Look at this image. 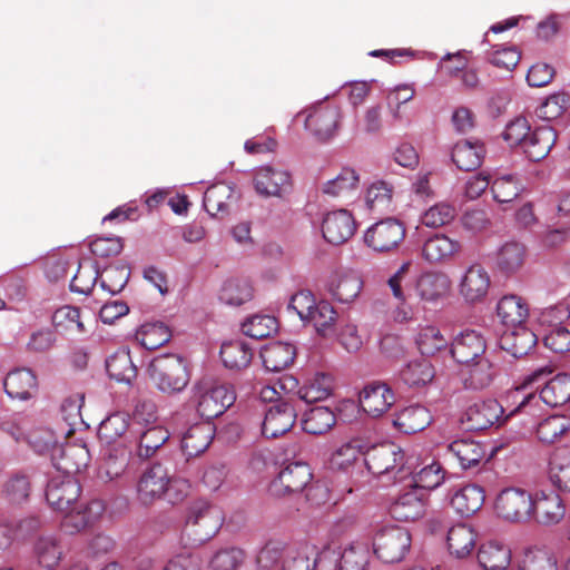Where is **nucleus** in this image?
Here are the masks:
<instances>
[{"label": "nucleus", "mask_w": 570, "mask_h": 570, "mask_svg": "<svg viewBox=\"0 0 570 570\" xmlns=\"http://www.w3.org/2000/svg\"><path fill=\"white\" fill-rule=\"evenodd\" d=\"M333 560L332 550H323L315 559L312 547L281 541L268 542L257 557V563L263 570H333L326 566Z\"/></svg>", "instance_id": "obj_1"}, {"label": "nucleus", "mask_w": 570, "mask_h": 570, "mask_svg": "<svg viewBox=\"0 0 570 570\" xmlns=\"http://www.w3.org/2000/svg\"><path fill=\"white\" fill-rule=\"evenodd\" d=\"M235 400V391L213 377H203L191 387V405L196 413L207 421L224 414Z\"/></svg>", "instance_id": "obj_2"}, {"label": "nucleus", "mask_w": 570, "mask_h": 570, "mask_svg": "<svg viewBox=\"0 0 570 570\" xmlns=\"http://www.w3.org/2000/svg\"><path fill=\"white\" fill-rule=\"evenodd\" d=\"M149 376L159 391L166 394L181 392L189 382L187 366L177 354L156 356L149 364Z\"/></svg>", "instance_id": "obj_3"}, {"label": "nucleus", "mask_w": 570, "mask_h": 570, "mask_svg": "<svg viewBox=\"0 0 570 570\" xmlns=\"http://www.w3.org/2000/svg\"><path fill=\"white\" fill-rule=\"evenodd\" d=\"M223 524L222 511L207 502L194 503L188 512L184 535L190 544H202L213 538Z\"/></svg>", "instance_id": "obj_4"}, {"label": "nucleus", "mask_w": 570, "mask_h": 570, "mask_svg": "<svg viewBox=\"0 0 570 570\" xmlns=\"http://www.w3.org/2000/svg\"><path fill=\"white\" fill-rule=\"evenodd\" d=\"M570 401V374H558L551 379L540 391L539 395L528 393L523 395L514 411L537 415L541 403L549 406H560Z\"/></svg>", "instance_id": "obj_5"}, {"label": "nucleus", "mask_w": 570, "mask_h": 570, "mask_svg": "<svg viewBox=\"0 0 570 570\" xmlns=\"http://www.w3.org/2000/svg\"><path fill=\"white\" fill-rule=\"evenodd\" d=\"M411 547V535L400 527H386L376 532L373 551L384 563H395L404 559Z\"/></svg>", "instance_id": "obj_6"}, {"label": "nucleus", "mask_w": 570, "mask_h": 570, "mask_svg": "<svg viewBox=\"0 0 570 570\" xmlns=\"http://www.w3.org/2000/svg\"><path fill=\"white\" fill-rule=\"evenodd\" d=\"M304 116L305 128L320 140L334 138L340 128L341 109L333 104L320 102L299 112L296 117Z\"/></svg>", "instance_id": "obj_7"}, {"label": "nucleus", "mask_w": 570, "mask_h": 570, "mask_svg": "<svg viewBox=\"0 0 570 570\" xmlns=\"http://www.w3.org/2000/svg\"><path fill=\"white\" fill-rule=\"evenodd\" d=\"M533 494L521 488H505L495 499V511L500 518L509 522H525L531 519Z\"/></svg>", "instance_id": "obj_8"}, {"label": "nucleus", "mask_w": 570, "mask_h": 570, "mask_svg": "<svg viewBox=\"0 0 570 570\" xmlns=\"http://www.w3.org/2000/svg\"><path fill=\"white\" fill-rule=\"evenodd\" d=\"M312 471L304 462H291L269 483L268 494L283 498L303 491L312 480Z\"/></svg>", "instance_id": "obj_9"}, {"label": "nucleus", "mask_w": 570, "mask_h": 570, "mask_svg": "<svg viewBox=\"0 0 570 570\" xmlns=\"http://www.w3.org/2000/svg\"><path fill=\"white\" fill-rule=\"evenodd\" d=\"M363 461L372 474H389L403 469L404 453L395 443L385 442L374 445L363 453Z\"/></svg>", "instance_id": "obj_10"}, {"label": "nucleus", "mask_w": 570, "mask_h": 570, "mask_svg": "<svg viewBox=\"0 0 570 570\" xmlns=\"http://www.w3.org/2000/svg\"><path fill=\"white\" fill-rule=\"evenodd\" d=\"M405 236V227L395 218L373 224L364 234L365 244L375 252L385 253L396 248Z\"/></svg>", "instance_id": "obj_11"}, {"label": "nucleus", "mask_w": 570, "mask_h": 570, "mask_svg": "<svg viewBox=\"0 0 570 570\" xmlns=\"http://www.w3.org/2000/svg\"><path fill=\"white\" fill-rule=\"evenodd\" d=\"M531 519L542 527H553L564 519L563 499L552 490H538L533 493Z\"/></svg>", "instance_id": "obj_12"}, {"label": "nucleus", "mask_w": 570, "mask_h": 570, "mask_svg": "<svg viewBox=\"0 0 570 570\" xmlns=\"http://www.w3.org/2000/svg\"><path fill=\"white\" fill-rule=\"evenodd\" d=\"M428 494L413 487L404 489L390 504L391 515L402 522L416 521L426 513Z\"/></svg>", "instance_id": "obj_13"}, {"label": "nucleus", "mask_w": 570, "mask_h": 570, "mask_svg": "<svg viewBox=\"0 0 570 570\" xmlns=\"http://www.w3.org/2000/svg\"><path fill=\"white\" fill-rule=\"evenodd\" d=\"M490 284L491 279L487 269L480 264H471L460 276L458 291L466 303H478L487 297Z\"/></svg>", "instance_id": "obj_14"}, {"label": "nucleus", "mask_w": 570, "mask_h": 570, "mask_svg": "<svg viewBox=\"0 0 570 570\" xmlns=\"http://www.w3.org/2000/svg\"><path fill=\"white\" fill-rule=\"evenodd\" d=\"M355 230L356 222L347 209L332 210L323 217L322 234L330 244H344L355 234Z\"/></svg>", "instance_id": "obj_15"}, {"label": "nucleus", "mask_w": 570, "mask_h": 570, "mask_svg": "<svg viewBox=\"0 0 570 570\" xmlns=\"http://www.w3.org/2000/svg\"><path fill=\"white\" fill-rule=\"evenodd\" d=\"M503 414V407L497 400L480 401L471 404L461 416L465 430L480 431L498 423Z\"/></svg>", "instance_id": "obj_16"}, {"label": "nucleus", "mask_w": 570, "mask_h": 570, "mask_svg": "<svg viewBox=\"0 0 570 570\" xmlns=\"http://www.w3.org/2000/svg\"><path fill=\"white\" fill-rule=\"evenodd\" d=\"M255 190L265 197H281L292 188L288 171L271 166L259 167L254 176Z\"/></svg>", "instance_id": "obj_17"}, {"label": "nucleus", "mask_w": 570, "mask_h": 570, "mask_svg": "<svg viewBox=\"0 0 570 570\" xmlns=\"http://www.w3.org/2000/svg\"><path fill=\"white\" fill-rule=\"evenodd\" d=\"M80 485L73 476L61 475L52 478L48 483L46 499L57 511H67L78 503Z\"/></svg>", "instance_id": "obj_18"}, {"label": "nucleus", "mask_w": 570, "mask_h": 570, "mask_svg": "<svg viewBox=\"0 0 570 570\" xmlns=\"http://www.w3.org/2000/svg\"><path fill=\"white\" fill-rule=\"evenodd\" d=\"M296 416V411L289 401L276 403L265 413L262 433L266 438H278L294 426Z\"/></svg>", "instance_id": "obj_19"}, {"label": "nucleus", "mask_w": 570, "mask_h": 570, "mask_svg": "<svg viewBox=\"0 0 570 570\" xmlns=\"http://www.w3.org/2000/svg\"><path fill=\"white\" fill-rule=\"evenodd\" d=\"M394 403L395 395L385 383L368 384L360 394V404L363 411L373 417L386 413Z\"/></svg>", "instance_id": "obj_20"}, {"label": "nucleus", "mask_w": 570, "mask_h": 570, "mask_svg": "<svg viewBox=\"0 0 570 570\" xmlns=\"http://www.w3.org/2000/svg\"><path fill=\"white\" fill-rule=\"evenodd\" d=\"M363 288L362 277L353 271L336 272L327 283L330 295L342 304L354 302Z\"/></svg>", "instance_id": "obj_21"}, {"label": "nucleus", "mask_w": 570, "mask_h": 570, "mask_svg": "<svg viewBox=\"0 0 570 570\" xmlns=\"http://www.w3.org/2000/svg\"><path fill=\"white\" fill-rule=\"evenodd\" d=\"M3 387L10 399L24 402L37 395L38 380L31 370L17 368L7 374Z\"/></svg>", "instance_id": "obj_22"}, {"label": "nucleus", "mask_w": 570, "mask_h": 570, "mask_svg": "<svg viewBox=\"0 0 570 570\" xmlns=\"http://www.w3.org/2000/svg\"><path fill=\"white\" fill-rule=\"evenodd\" d=\"M452 356L458 363L463 364L472 362L487 353V343L484 337L474 330H466L460 333L451 346Z\"/></svg>", "instance_id": "obj_23"}, {"label": "nucleus", "mask_w": 570, "mask_h": 570, "mask_svg": "<svg viewBox=\"0 0 570 570\" xmlns=\"http://www.w3.org/2000/svg\"><path fill=\"white\" fill-rule=\"evenodd\" d=\"M168 485V471L160 464H155L144 472L138 482V495L144 504H149L163 498Z\"/></svg>", "instance_id": "obj_24"}, {"label": "nucleus", "mask_w": 570, "mask_h": 570, "mask_svg": "<svg viewBox=\"0 0 570 570\" xmlns=\"http://www.w3.org/2000/svg\"><path fill=\"white\" fill-rule=\"evenodd\" d=\"M462 365L461 374L464 385L474 390L489 386L498 373L489 354L482 355L472 362L463 363Z\"/></svg>", "instance_id": "obj_25"}, {"label": "nucleus", "mask_w": 570, "mask_h": 570, "mask_svg": "<svg viewBox=\"0 0 570 570\" xmlns=\"http://www.w3.org/2000/svg\"><path fill=\"white\" fill-rule=\"evenodd\" d=\"M462 252V244L445 234L428 238L422 248L423 257L430 263H444L454 259Z\"/></svg>", "instance_id": "obj_26"}, {"label": "nucleus", "mask_w": 570, "mask_h": 570, "mask_svg": "<svg viewBox=\"0 0 570 570\" xmlns=\"http://www.w3.org/2000/svg\"><path fill=\"white\" fill-rule=\"evenodd\" d=\"M60 454L53 455V464L63 475L72 476L85 469L90 460L89 451L85 444L72 443L57 449Z\"/></svg>", "instance_id": "obj_27"}, {"label": "nucleus", "mask_w": 570, "mask_h": 570, "mask_svg": "<svg viewBox=\"0 0 570 570\" xmlns=\"http://www.w3.org/2000/svg\"><path fill=\"white\" fill-rule=\"evenodd\" d=\"M335 390L332 375L317 372L307 376L297 389L296 395L306 403H315L327 400Z\"/></svg>", "instance_id": "obj_28"}, {"label": "nucleus", "mask_w": 570, "mask_h": 570, "mask_svg": "<svg viewBox=\"0 0 570 570\" xmlns=\"http://www.w3.org/2000/svg\"><path fill=\"white\" fill-rule=\"evenodd\" d=\"M60 512L63 514L61 527L66 532L73 534L82 531L98 519L101 505L98 502H92L87 507L76 503L67 511Z\"/></svg>", "instance_id": "obj_29"}, {"label": "nucleus", "mask_w": 570, "mask_h": 570, "mask_svg": "<svg viewBox=\"0 0 570 570\" xmlns=\"http://www.w3.org/2000/svg\"><path fill=\"white\" fill-rule=\"evenodd\" d=\"M501 347L515 357L527 355L537 344L535 334L525 324L508 327L500 338Z\"/></svg>", "instance_id": "obj_30"}, {"label": "nucleus", "mask_w": 570, "mask_h": 570, "mask_svg": "<svg viewBox=\"0 0 570 570\" xmlns=\"http://www.w3.org/2000/svg\"><path fill=\"white\" fill-rule=\"evenodd\" d=\"M336 561L337 558L334 554V560L331 563L327 562L326 566L333 570H366L370 562V549L365 542H352L341 552L338 564Z\"/></svg>", "instance_id": "obj_31"}, {"label": "nucleus", "mask_w": 570, "mask_h": 570, "mask_svg": "<svg viewBox=\"0 0 570 570\" xmlns=\"http://www.w3.org/2000/svg\"><path fill=\"white\" fill-rule=\"evenodd\" d=\"M451 291V279L443 273H426L416 281V293L422 301L436 302Z\"/></svg>", "instance_id": "obj_32"}, {"label": "nucleus", "mask_w": 570, "mask_h": 570, "mask_svg": "<svg viewBox=\"0 0 570 570\" xmlns=\"http://www.w3.org/2000/svg\"><path fill=\"white\" fill-rule=\"evenodd\" d=\"M484 498V491L480 485L465 484L454 490L451 505L460 515L469 517L481 509Z\"/></svg>", "instance_id": "obj_33"}, {"label": "nucleus", "mask_w": 570, "mask_h": 570, "mask_svg": "<svg viewBox=\"0 0 570 570\" xmlns=\"http://www.w3.org/2000/svg\"><path fill=\"white\" fill-rule=\"evenodd\" d=\"M295 354L294 345L284 342H271L261 351L263 365L271 372L285 370L293 363Z\"/></svg>", "instance_id": "obj_34"}, {"label": "nucleus", "mask_w": 570, "mask_h": 570, "mask_svg": "<svg viewBox=\"0 0 570 570\" xmlns=\"http://www.w3.org/2000/svg\"><path fill=\"white\" fill-rule=\"evenodd\" d=\"M497 314L508 328L524 325L529 317L528 304L517 295L503 296L497 305Z\"/></svg>", "instance_id": "obj_35"}, {"label": "nucleus", "mask_w": 570, "mask_h": 570, "mask_svg": "<svg viewBox=\"0 0 570 570\" xmlns=\"http://www.w3.org/2000/svg\"><path fill=\"white\" fill-rule=\"evenodd\" d=\"M432 422L430 411L422 405H410L401 410L393 423L403 433L411 434L424 430Z\"/></svg>", "instance_id": "obj_36"}, {"label": "nucleus", "mask_w": 570, "mask_h": 570, "mask_svg": "<svg viewBox=\"0 0 570 570\" xmlns=\"http://www.w3.org/2000/svg\"><path fill=\"white\" fill-rule=\"evenodd\" d=\"M213 440V429L209 423L194 424L181 436V451L187 458L202 454Z\"/></svg>", "instance_id": "obj_37"}, {"label": "nucleus", "mask_w": 570, "mask_h": 570, "mask_svg": "<svg viewBox=\"0 0 570 570\" xmlns=\"http://www.w3.org/2000/svg\"><path fill=\"white\" fill-rule=\"evenodd\" d=\"M130 417L126 413L117 412L106 417L99 425L98 436L99 440L110 448L112 444L120 441L119 446H125L122 439L129 428Z\"/></svg>", "instance_id": "obj_38"}, {"label": "nucleus", "mask_w": 570, "mask_h": 570, "mask_svg": "<svg viewBox=\"0 0 570 570\" xmlns=\"http://www.w3.org/2000/svg\"><path fill=\"white\" fill-rule=\"evenodd\" d=\"M360 178L352 168H343L333 179L323 184L322 191L334 198H346L357 193Z\"/></svg>", "instance_id": "obj_39"}, {"label": "nucleus", "mask_w": 570, "mask_h": 570, "mask_svg": "<svg viewBox=\"0 0 570 570\" xmlns=\"http://www.w3.org/2000/svg\"><path fill=\"white\" fill-rule=\"evenodd\" d=\"M448 451L463 469H470L479 465L485 456L484 446L473 440L462 439L455 440L448 445Z\"/></svg>", "instance_id": "obj_40"}, {"label": "nucleus", "mask_w": 570, "mask_h": 570, "mask_svg": "<svg viewBox=\"0 0 570 570\" xmlns=\"http://www.w3.org/2000/svg\"><path fill=\"white\" fill-rule=\"evenodd\" d=\"M35 554L41 566L53 568L63 559L65 547L53 534L40 535L35 542Z\"/></svg>", "instance_id": "obj_41"}, {"label": "nucleus", "mask_w": 570, "mask_h": 570, "mask_svg": "<svg viewBox=\"0 0 570 570\" xmlns=\"http://www.w3.org/2000/svg\"><path fill=\"white\" fill-rule=\"evenodd\" d=\"M478 559L484 570H507L511 563V551L504 544L489 541L480 548Z\"/></svg>", "instance_id": "obj_42"}, {"label": "nucleus", "mask_w": 570, "mask_h": 570, "mask_svg": "<svg viewBox=\"0 0 570 570\" xmlns=\"http://www.w3.org/2000/svg\"><path fill=\"white\" fill-rule=\"evenodd\" d=\"M106 370L110 379L119 383L130 384L137 376V367L126 350L114 353L106 361Z\"/></svg>", "instance_id": "obj_43"}, {"label": "nucleus", "mask_w": 570, "mask_h": 570, "mask_svg": "<svg viewBox=\"0 0 570 570\" xmlns=\"http://www.w3.org/2000/svg\"><path fill=\"white\" fill-rule=\"evenodd\" d=\"M336 424V415L328 406H316L307 411L302 419V428L309 434H325Z\"/></svg>", "instance_id": "obj_44"}, {"label": "nucleus", "mask_w": 570, "mask_h": 570, "mask_svg": "<svg viewBox=\"0 0 570 570\" xmlns=\"http://www.w3.org/2000/svg\"><path fill=\"white\" fill-rule=\"evenodd\" d=\"M549 480L557 489L570 492V448L554 452L550 460Z\"/></svg>", "instance_id": "obj_45"}, {"label": "nucleus", "mask_w": 570, "mask_h": 570, "mask_svg": "<svg viewBox=\"0 0 570 570\" xmlns=\"http://www.w3.org/2000/svg\"><path fill=\"white\" fill-rule=\"evenodd\" d=\"M336 321L337 312L331 303L318 301L305 323L311 324L321 336L327 337L334 333Z\"/></svg>", "instance_id": "obj_46"}, {"label": "nucleus", "mask_w": 570, "mask_h": 570, "mask_svg": "<svg viewBox=\"0 0 570 570\" xmlns=\"http://www.w3.org/2000/svg\"><path fill=\"white\" fill-rule=\"evenodd\" d=\"M475 533L466 524L453 525L448 532V547L456 558L469 556L475 547Z\"/></svg>", "instance_id": "obj_47"}, {"label": "nucleus", "mask_w": 570, "mask_h": 570, "mask_svg": "<svg viewBox=\"0 0 570 570\" xmlns=\"http://www.w3.org/2000/svg\"><path fill=\"white\" fill-rule=\"evenodd\" d=\"M71 432L69 428L51 429L48 426H35L29 436L28 444L37 452L45 453L51 449H56L60 439L67 436Z\"/></svg>", "instance_id": "obj_48"}, {"label": "nucleus", "mask_w": 570, "mask_h": 570, "mask_svg": "<svg viewBox=\"0 0 570 570\" xmlns=\"http://www.w3.org/2000/svg\"><path fill=\"white\" fill-rule=\"evenodd\" d=\"M363 459L361 442L353 440L337 446L330 456V465L334 470L350 471Z\"/></svg>", "instance_id": "obj_49"}, {"label": "nucleus", "mask_w": 570, "mask_h": 570, "mask_svg": "<svg viewBox=\"0 0 570 570\" xmlns=\"http://www.w3.org/2000/svg\"><path fill=\"white\" fill-rule=\"evenodd\" d=\"M0 430L18 443L29 441L31 419L23 412H14L4 415L0 421Z\"/></svg>", "instance_id": "obj_50"}, {"label": "nucleus", "mask_w": 570, "mask_h": 570, "mask_svg": "<svg viewBox=\"0 0 570 570\" xmlns=\"http://www.w3.org/2000/svg\"><path fill=\"white\" fill-rule=\"evenodd\" d=\"M220 357L226 367L230 370H240L250 363L253 352L245 342L230 341L222 345Z\"/></svg>", "instance_id": "obj_51"}, {"label": "nucleus", "mask_w": 570, "mask_h": 570, "mask_svg": "<svg viewBox=\"0 0 570 570\" xmlns=\"http://www.w3.org/2000/svg\"><path fill=\"white\" fill-rule=\"evenodd\" d=\"M401 380L409 386H423L434 377V370L425 358L409 362L400 372Z\"/></svg>", "instance_id": "obj_52"}, {"label": "nucleus", "mask_w": 570, "mask_h": 570, "mask_svg": "<svg viewBox=\"0 0 570 570\" xmlns=\"http://www.w3.org/2000/svg\"><path fill=\"white\" fill-rule=\"evenodd\" d=\"M168 439L169 432L165 428L160 425L148 428L139 435L137 455L141 459L151 458Z\"/></svg>", "instance_id": "obj_53"}, {"label": "nucleus", "mask_w": 570, "mask_h": 570, "mask_svg": "<svg viewBox=\"0 0 570 570\" xmlns=\"http://www.w3.org/2000/svg\"><path fill=\"white\" fill-rule=\"evenodd\" d=\"M170 331L163 323H146L136 332V340L146 350H156L170 340Z\"/></svg>", "instance_id": "obj_54"}, {"label": "nucleus", "mask_w": 570, "mask_h": 570, "mask_svg": "<svg viewBox=\"0 0 570 570\" xmlns=\"http://www.w3.org/2000/svg\"><path fill=\"white\" fill-rule=\"evenodd\" d=\"M233 194V188L226 184H217L209 187L204 195V207L213 216H219L228 210V200Z\"/></svg>", "instance_id": "obj_55"}, {"label": "nucleus", "mask_w": 570, "mask_h": 570, "mask_svg": "<svg viewBox=\"0 0 570 570\" xmlns=\"http://www.w3.org/2000/svg\"><path fill=\"white\" fill-rule=\"evenodd\" d=\"M523 190V184L513 175L497 177L491 184L493 198L500 204L511 203L521 195Z\"/></svg>", "instance_id": "obj_56"}, {"label": "nucleus", "mask_w": 570, "mask_h": 570, "mask_svg": "<svg viewBox=\"0 0 570 570\" xmlns=\"http://www.w3.org/2000/svg\"><path fill=\"white\" fill-rule=\"evenodd\" d=\"M520 570H558L556 554L544 548H533L524 552Z\"/></svg>", "instance_id": "obj_57"}, {"label": "nucleus", "mask_w": 570, "mask_h": 570, "mask_svg": "<svg viewBox=\"0 0 570 570\" xmlns=\"http://www.w3.org/2000/svg\"><path fill=\"white\" fill-rule=\"evenodd\" d=\"M415 343L422 355L432 356L448 346V340L432 325L420 328Z\"/></svg>", "instance_id": "obj_58"}, {"label": "nucleus", "mask_w": 570, "mask_h": 570, "mask_svg": "<svg viewBox=\"0 0 570 570\" xmlns=\"http://www.w3.org/2000/svg\"><path fill=\"white\" fill-rule=\"evenodd\" d=\"M483 145H454L452 160L462 170L476 169L483 159Z\"/></svg>", "instance_id": "obj_59"}, {"label": "nucleus", "mask_w": 570, "mask_h": 570, "mask_svg": "<svg viewBox=\"0 0 570 570\" xmlns=\"http://www.w3.org/2000/svg\"><path fill=\"white\" fill-rule=\"evenodd\" d=\"M525 249L517 242H509L502 245L497 254L498 267L507 273L519 269L524 261Z\"/></svg>", "instance_id": "obj_60"}, {"label": "nucleus", "mask_w": 570, "mask_h": 570, "mask_svg": "<svg viewBox=\"0 0 570 570\" xmlns=\"http://www.w3.org/2000/svg\"><path fill=\"white\" fill-rule=\"evenodd\" d=\"M570 428V420L563 415H551L537 426V434L541 442L553 443Z\"/></svg>", "instance_id": "obj_61"}, {"label": "nucleus", "mask_w": 570, "mask_h": 570, "mask_svg": "<svg viewBox=\"0 0 570 570\" xmlns=\"http://www.w3.org/2000/svg\"><path fill=\"white\" fill-rule=\"evenodd\" d=\"M365 203L367 208L372 212H390L392 205V189L385 183H374L366 191Z\"/></svg>", "instance_id": "obj_62"}, {"label": "nucleus", "mask_w": 570, "mask_h": 570, "mask_svg": "<svg viewBox=\"0 0 570 570\" xmlns=\"http://www.w3.org/2000/svg\"><path fill=\"white\" fill-rule=\"evenodd\" d=\"M276 328L277 322L269 315L250 316L242 325L243 333L255 340L269 336Z\"/></svg>", "instance_id": "obj_63"}, {"label": "nucleus", "mask_w": 570, "mask_h": 570, "mask_svg": "<svg viewBox=\"0 0 570 570\" xmlns=\"http://www.w3.org/2000/svg\"><path fill=\"white\" fill-rule=\"evenodd\" d=\"M244 551L235 547H226L217 550L210 558L212 570H237L244 562Z\"/></svg>", "instance_id": "obj_64"}]
</instances>
